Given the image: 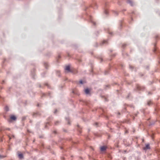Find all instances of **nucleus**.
I'll return each mask as SVG.
<instances>
[{
  "label": "nucleus",
  "mask_w": 160,
  "mask_h": 160,
  "mask_svg": "<svg viewBox=\"0 0 160 160\" xmlns=\"http://www.w3.org/2000/svg\"><path fill=\"white\" fill-rule=\"evenodd\" d=\"M58 122H58V121H57V122H55V124H56V125H57V123H58Z\"/></svg>",
  "instance_id": "obj_12"
},
{
  "label": "nucleus",
  "mask_w": 160,
  "mask_h": 160,
  "mask_svg": "<svg viewBox=\"0 0 160 160\" xmlns=\"http://www.w3.org/2000/svg\"><path fill=\"white\" fill-rule=\"evenodd\" d=\"M105 42H106V41H103V43H105Z\"/></svg>",
  "instance_id": "obj_15"
},
{
  "label": "nucleus",
  "mask_w": 160,
  "mask_h": 160,
  "mask_svg": "<svg viewBox=\"0 0 160 160\" xmlns=\"http://www.w3.org/2000/svg\"><path fill=\"white\" fill-rule=\"evenodd\" d=\"M128 3H129L131 6H132L133 5V2L132 1L129 0H128L127 1Z\"/></svg>",
  "instance_id": "obj_6"
},
{
  "label": "nucleus",
  "mask_w": 160,
  "mask_h": 160,
  "mask_svg": "<svg viewBox=\"0 0 160 160\" xmlns=\"http://www.w3.org/2000/svg\"><path fill=\"white\" fill-rule=\"evenodd\" d=\"M150 148L149 145V144H147L146 145V146L143 148L144 150H146Z\"/></svg>",
  "instance_id": "obj_1"
},
{
  "label": "nucleus",
  "mask_w": 160,
  "mask_h": 160,
  "mask_svg": "<svg viewBox=\"0 0 160 160\" xmlns=\"http://www.w3.org/2000/svg\"><path fill=\"white\" fill-rule=\"evenodd\" d=\"M79 82L81 84H83L84 82V81H83L82 80H80Z\"/></svg>",
  "instance_id": "obj_9"
},
{
  "label": "nucleus",
  "mask_w": 160,
  "mask_h": 160,
  "mask_svg": "<svg viewBox=\"0 0 160 160\" xmlns=\"http://www.w3.org/2000/svg\"><path fill=\"white\" fill-rule=\"evenodd\" d=\"M18 157L20 159H22L23 158V155L22 153H19L18 155Z\"/></svg>",
  "instance_id": "obj_7"
},
{
  "label": "nucleus",
  "mask_w": 160,
  "mask_h": 160,
  "mask_svg": "<svg viewBox=\"0 0 160 160\" xmlns=\"http://www.w3.org/2000/svg\"><path fill=\"white\" fill-rule=\"evenodd\" d=\"M10 119L13 120H15L16 119V117L14 115H12L10 117Z\"/></svg>",
  "instance_id": "obj_4"
},
{
  "label": "nucleus",
  "mask_w": 160,
  "mask_h": 160,
  "mask_svg": "<svg viewBox=\"0 0 160 160\" xmlns=\"http://www.w3.org/2000/svg\"><path fill=\"white\" fill-rule=\"evenodd\" d=\"M105 12L106 14H107L108 13V11L107 10H105Z\"/></svg>",
  "instance_id": "obj_11"
},
{
  "label": "nucleus",
  "mask_w": 160,
  "mask_h": 160,
  "mask_svg": "<svg viewBox=\"0 0 160 160\" xmlns=\"http://www.w3.org/2000/svg\"><path fill=\"white\" fill-rule=\"evenodd\" d=\"M106 148L107 147L106 146H102L100 148V150L102 151H104L106 150Z\"/></svg>",
  "instance_id": "obj_2"
},
{
  "label": "nucleus",
  "mask_w": 160,
  "mask_h": 160,
  "mask_svg": "<svg viewBox=\"0 0 160 160\" xmlns=\"http://www.w3.org/2000/svg\"><path fill=\"white\" fill-rule=\"evenodd\" d=\"M151 103V101H149L148 102V105H150Z\"/></svg>",
  "instance_id": "obj_10"
},
{
  "label": "nucleus",
  "mask_w": 160,
  "mask_h": 160,
  "mask_svg": "<svg viewBox=\"0 0 160 160\" xmlns=\"http://www.w3.org/2000/svg\"><path fill=\"white\" fill-rule=\"evenodd\" d=\"M0 157L2 158L4 157L3 156H0Z\"/></svg>",
  "instance_id": "obj_14"
},
{
  "label": "nucleus",
  "mask_w": 160,
  "mask_h": 160,
  "mask_svg": "<svg viewBox=\"0 0 160 160\" xmlns=\"http://www.w3.org/2000/svg\"><path fill=\"white\" fill-rule=\"evenodd\" d=\"M90 90L88 88H86L85 90V92L86 94L89 93Z\"/></svg>",
  "instance_id": "obj_5"
},
{
  "label": "nucleus",
  "mask_w": 160,
  "mask_h": 160,
  "mask_svg": "<svg viewBox=\"0 0 160 160\" xmlns=\"http://www.w3.org/2000/svg\"><path fill=\"white\" fill-rule=\"evenodd\" d=\"M65 70L68 71V72H71L70 67L69 66H66L65 68Z\"/></svg>",
  "instance_id": "obj_3"
},
{
  "label": "nucleus",
  "mask_w": 160,
  "mask_h": 160,
  "mask_svg": "<svg viewBox=\"0 0 160 160\" xmlns=\"http://www.w3.org/2000/svg\"><path fill=\"white\" fill-rule=\"evenodd\" d=\"M5 109L6 111H8L9 110L7 106H6L5 107Z\"/></svg>",
  "instance_id": "obj_8"
},
{
  "label": "nucleus",
  "mask_w": 160,
  "mask_h": 160,
  "mask_svg": "<svg viewBox=\"0 0 160 160\" xmlns=\"http://www.w3.org/2000/svg\"><path fill=\"white\" fill-rule=\"evenodd\" d=\"M115 15H118V13H117V12H115Z\"/></svg>",
  "instance_id": "obj_13"
}]
</instances>
